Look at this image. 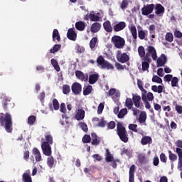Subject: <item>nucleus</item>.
I'll return each instance as SVG.
<instances>
[{
    "mask_svg": "<svg viewBox=\"0 0 182 182\" xmlns=\"http://www.w3.org/2000/svg\"><path fill=\"white\" fill-rule=\"evenodd\" d=\"M0 126L4 127L7 133H12L14 122L12 115L9 112H0Z\"/></svg>",
    "mask_w": 182,
    "mask_h": 182,
    "instance_id": "nucleus-1",
    "label": "nucleus"
},
{
    "mask_svg": "<svg viewBox=\"0 0 182 182\" xmlns=\"http://www.w3.org/2000/svg\"><path fill=\"white\" fill-rule=\"evenodd\" d=\"M117 134L119 136L120 140L124 143L129 141V134L126 130V127L123 126L122 122H118L117 124Z\"/></svg>",
    "mask_w": 182,
    "mask_h": 182,
    "instance_id": "nucleus-2",
    "label": "nucleus"
},
{
    "mask_svg": "<svg viewBox=\"0 0 182 182\" xmlns=\"http://www.w3.org/2000/svg\"><path fill=\"white\" fill-rule=\"evenodd\" d=\"M146 50L148 52L143 57V60L151 62V58H150V56H151L153 60H157V51L156 50V48L153 47V46H149Z\"/></svg>",
    "mask_w": 182,
    "mask_h": 182,
    "instance_id": "nucleus-3",
    "label": "nucleus"
},
{
    "mask_svg": "<svg viewBox=\"0 0 182 182\" xmlns=\"http://www.w3.org/2000/svg\"><path fill=\"white\" fill-rule=\"evenodd\" d=\"M97 66H101L102 69H107V70H113L114 69V66L107 60H105L103 56L100 55L97 58Z\"/></svg>",
    "mask_w": 182,
    "mask_h": 182,
    "instance_id": "nucleus-4",
    "label": "nucleus"
},
{
    "mask_svg": "<svg viewBox=\"0 0 182 182\" xmlns=\"http://www.w3.org/2000/svg\"><path fill=\"white\" fill-rule=\"evenodd\" d=\"M111 41L117 49H123L126 45V41H124V38H122L120 36H114Z\"/></svg>",
    "mask_w": 182,
    "mask_h": 182,
    "instance_id": "nucleus-5",
    "label": "nucleus"
},
{
    "mask_svg": "<svg viewBox=\"0 0 182 182\" xmlns=\"http://www.w3.org/2000/svg\"><path fill=\"white\" fill-rule=\"evenodd\" d=\"M0 99L2 100V107L5 112H6L9 107H14V104L11 102V97L6 96V94H1Z\"/></svg>",
    "mask_w": 182,
    "mask_h": 182,
    "instance_id": "nucleus-6",
    "label": "nucleus"
},
{
    "mask_svg": "<svg viewBox=\"0 0 182 182\" xmlns=\"http://www.w3.org/2000/svg\"><path fill=\"white\" fill-rule=\"evenodd\" d=\"M132 102L137 109H143V103H141V97L139 94L132 93Z\"/></svg>",
    "mask_w": 182,
    "mask_h": 182,
    "instance_id": "nucleus-7",
    "label": "nucleus"
},
{
    "mask_svg": "<svg viewBox=\"0 0 182 182\" xmlns=\"http://www.w3.org/2000/svg\"><path fill=\"white\" fill-rule=\"evenodd\" d=\"M116 58L118 62H120V63H126V62H129L130 59L127 53H122V51L120 50H118Z\"/></svg>",
    "mask_w": 182,
    "mask_h": 182,
    "instance_id": "nucleus-8",
    "label": "nucleus"
},
{
    "mask_svg": "<svg viewBox=\"0 0 182 182\" xmlns=\"http://www.w3.org/2000/svg\"><path fill=\"white\" fill-rule=\"evenodd\" d=\"M41 149L45 156H52V147L50 146V144H49L48 142H42Z\"/></svg>",
    "mask_w": 182,
    "mask_h": 182,
    "instance_id": "nucleus-9",
    "label": "nucleus"
},
{
    "mask_svg": "<svg viewBox=\"0 0 182 182\" xmlns=\"http://www.w3.org/2000/svg\"><path fill=\"white\" fill-rule=\"evenodd\" d=\"M153 11H154V4H146V6H144V7L141 9V14L147 16V15H150V14H152Z\"/></svg>",
    "mask_w": 182,
    "mask_h": 182,
    "instance_id": "nucleus-10",
    "label": "nucleus"
},
{
    "mask_svg": "<svg viewBox=\"0 0 182 182\" xmlns=\"http://www.w3.org/2000/svg\"><path fill=\"white\" fill-rule=\"evenodd\" d=\"M71 90L75 95H80L82 93V85L79 82L73 83Z\"/></svg>",
    "mask_w": 182,
    "mask_h": 182,
    "instance_id": "nucleus-11",
    "label": "nucleus"
},
{
    "mask_svg": "<svg viewBox=\"0 0 182 182\" xmlns=\"http://www.w3.org/2000/svg\"><path fill=\"white\" fill-rule=\"evenodd\" d=\"M166 63H167V57L166 55L161 54L156 60V66L157 68H161V66H164Z\"/></svg>",
    "mask_w": 182,
    "mask_h": 182,
    "instance_id": "nucleus-12",
    "label": "nucleus"
},
{
    "mask_svg": "<svg viewBox=\"0 0 182 182\" xmlns=\"http://www.w3.org/2000/svg\"><path fill=\"white\" fill-rule=\"evenodd\" d=\"M67 38L70 41H76V38H77V34L75 32V28H69L67 33Z\"/></svg>",
    "mask_w": 182,
    "mask_h": 182,
    "instance_id": "nucleus-13",
    "label": "nucleus"
},
{
    "mask_svg": "<svg viewBox=\"0 0 182 182\" xmlns=\"http://www.w3.org/2000/svg\"><path fill=\"white\" fill-rule=\"evenodd\" d=\"M102 28V24L99 22H95L92 24L90 27V31L92 33H97Z\"/></svg>",
    "mask_w": 182,
    "mask_h": 182,
    "instance_id": "nucleus-14",
    "label": "nucleus"
},
{
    "mask_svg": "<svg viewBox=\"0 0 182 182\" xmlns=\"http://www.w3.org/2000/svg\"><path fill=\"white\" fill-rule=\"evenodd\" d=\"M124 28H126V22L124 21H120L113 26L114 32H120V31H123Z\"/></svg>",
    "mask_w": 182,
    "mask_h": 182,
    "instance_id": "nucleus-15",
    "label": "nucleus"
},
{
    "mask_svg": "<svg viewBox=\"0 0 182 182\" xmlns=\"http://www.w3.org/2000/svg\"><path fill=\"white\" fill-rule=\"evenodd\" d=\"M23 182H32V177L31 176V171L27 170L22 175Z\"/></svg>",
    "mask_w": 182,
    "mask_h": 182,
    "instance_id": "nucleus-16",
    "label": "nucleus"
},
{
    "mask_svg": "<svg viewBox=\"0 0 182 182\" xmlns=\"http://www.w3.org/2000/svg\"><path fill=\"white\" fill-rule=\"evenodd\" d=\"M99 80V74L98 73H93L90 75L89 76V83L90 85H95V83H96V82H97Z\"/></svg>",
    "mask_w": 182,
    "mask_h": 182,
    "instance_id": "nucleus-17",
    "label": "nucleus"
},
{
    "mask_svg": "<svg viewBox=\"0 0 182 182\" xmlns=\"http://www.w3.org/2000/svg\"><path fill=\"white\" fill-rule=\"evenodd\" d=\"M176 153L178 154V168H182V149L176 148Z\"/></svg>",
    "mask_w": 182,
    "mask_h": 182,
    "instance_id": "nucleus-18",
    "label": "nucleus"
},
{
    "mask_svg": "<svg viewBox=\"0 0 182 182\" xmlns=\"http://www.w3.org/2000/svg\"><path fill=\"white\" fill-rule=\"evenodd\" d=\"M134 173H136V166L132 165L129 171V181H134Z\"/></svg>",
    "mask_w": 182,
    "mask_h": 182,
    "instance_id": "nucleus-19",
    "label": "nucleus"
},
{
    "mask_svg": "<svg viewBox=\"0 0 182 182\" xmlns=\"http://www.w3.org/2000/svg\"><path fill=\"white\" fill-rule=\"evenodd\" d=\"M91 137L92 139V141L91 142L92 146H99V144H100V137L97 136L96 133H92Z\"/></svg>",
    "mask_w": 182,
    "mask_h": 182,
    "instance_id": "nucleus-20",
    "label": "nucleus"
},
{
    "mask_svg": "<svg viewBox=\"0 0 182 182\" xmlns=\"http://www.w3.org/2000/svg\"><path fill=\"white\" fill-rule=\"evenodd\" d=\"M75 76L77 77V79H80V80H82V82H87L88 77L87 76H85L83 72L80 70L75 71Z\"/></svg>",
    "mask_w": 182,
    "mask_h": 182,
    "instance_id": "nucleus-21",
    "label": "nucleus"
},
{
    "mask_svg": "<svg viewBox=\"0 0 182 182\" xmlns=\"http://www.w3.org/2000/svg\"><path fill=\"white\" fill-rule=\"evenodd\" d=\"M149 35V31L147 30H140L138 31V36L141 41L145 40L147 41V36Z\"/></svg>",
    "mask_w": 182,
    "mask_h": 182,
    "instance_id": "nucleus-22",
    "label": "nucleus"
},
{
    "mask_svg": "<svg viewBox=\"0 0 182 182\" xmlns=\"http://www.w3.org/2000/svg\"><path fill=\"white\" fill-rule=\"evenodd\" d=\"M103 28L106 32L110 33L113 31V27L109 21H106L103 23Z\"/></svg>",
    "mask_w": 182,
    "mask_h": 182,
    "instance_id": "nucleus-23",
    "label": "nucleus"
},
{
    "mask_svg": "<svg viewBox=\"0 0 182 182\" xmlns=\"http://www.w3.org/2000/svg\"><path fill=\"white\" fill-rule=\"evenodd\" d=\"M155 14L156 15H160L161 14H164V6L160 4H156L155 6Z\"/></svg>",
    "mask_w": 182,
    "mask_h": 182,
    "instance_id": "nucleus-24",
    "label": "nucleus"
},
{
    "mask_svg": "<svg viewBox=\"0 0 182 182\" xmlns=\"http://www.w3.org/2000/svg\"><path fill=\"white\" fill-rule=\"evenodd\" d=\"M33 154L35 156V159L36 161H41L42 160V156L41 155V151L38 148H34L33 149Z\"/></svg>",
    "mask_w": 182,
    "mask_h": 182,
    "instance_id": "nucleus-25",
    "label": "nucleus"
},
{
    "mask_svg": "<svg viewBox=\"0 0 182 182\" xmlns=\"http://www.w3.org/2000/svg\"><path fill=\"white\" fill-rule=\"evenodd\" d=\"M76 120H83L85 119V110L82 109H78L77 112L75 114Z\"/></svg>",
    "mask_w": 182,
    "mask_h": 182,
    "instance_id": "nucleus-26",
    "label": "nucleus"
},
{
    "mask_svg": "<svg viewBox=\"0 0 182 182\" xmlns=\"http://www.w3.org/2000/svg\"><path fill=\"white\" fill-rule=\"evenodd\" d=\"M75 28L77 31H83L84 29H85L86 28V23H85V22L83 21H77L75 23Z\"/></svg>",
    "mask_w": 182,
    "mask_h": 182,
    "instance_id": "nucleus-27",
    "label": "nucleus"
},
{
    "mask_svg": "<svg viewBox=\"0 0 182 182\" xmlns=\"http://www.w3.org/2000/svg\"><path fill=\"white\" fill-rule=\"evenodd\" d=\"M89 18L91 22H99L100 21V17L95 14V11H91L89 14Z\"/></svg>",
    "mask_w": 182,
    "mask_h": 182,
    "instance_id": "nucleus-28",
    "label": "nucleus"
},
{
    "mask_svg": "<svg viewBox=\"0 0 182 182\" xmlns=\"http://www.w3.org/2000/svg\"><path fill=\"white\" fill-rule=\"evenodd\" d=\"M133 99L132 100V98H127L125 100V106L126 107H127V109L129 110H132V109H133Z\"/></svg>",
    "mask_w": 182,
    "mask_h": 182,
    "instance_id": "nucleus-29",
    "label": "nucleus"
},
{
    "mask_svg": "<svg viewBox=\"0 0 182 182\" xmlns=\"http://www.w3.org/2000/svg\"><path fill=\"white\" fill-rule=\"evenodd\" d=\"M153 140L150 136H144L141 140V143L143 146H146V144H150Z\"/></svg>",
    "mask_w": 182,
    "mask_h": 182,
    "instance_id": "nucleus-30",
    "label": "nucleus"
},
{
    "mask_svg": "<svg viewBox=\"0 0 182 182\" xmlns=\"http://www.w3.org/2000/svg\"><path fill=\"white\" fill-rule=\"evenodd\" d=\"M163 89H164V87H163V85H159L157 87V85H153L151 87V90H153V92H155L156 93H163Z\"/></svg>",
    "mask_w": 182,
    "mask_h": 182,
    "instance_id": "nucleus-31",
    "label": "nucleus"
},
{
    "mask_svg": "<svg viewBox=\"0 0 182 182\" xmlns=\"http://www.w3.org/2000/svg\"><path fill=\"white\" fill-rule=\"evenodd\" d=\"M129 31L134 38V40L136 41V39H137V28H136V26L132 25L131 28H129Z\"/></svg>",
    "mask_w": 182,
    "mask_h": 182,
    "instance_id": "nucleus-32",
    "label": "nucleus"
},
{
    "mask_svg": "<svg viewBox=\"0 0 182 182\" xmlns=\"http://www.w3.org/2000/svg\"><path fill=\"white\" fill-rule=\"evenodd\" d=\"M55 39L58 42H60V35L58 29H54L53 31V41H55Z\"/></svg>",
    "mask_w": 182,
    "mask_h": 182,
    "instance_id": "nucleus-33",
    "label": "nucleus"
},
{
    "mask_svg": "<svg viewBox=\"0 0 182 182\" xmlns=\"http://www.w3.org/2000/svg\"><path fill=\"white\" fill-rule=\"evenodd\" d=\"M147 119V114H146V112H141L139 114V122L140 123H144L146 122V120Z\"/></svg>",
    "mask_w": 182,
    "mask_h": 182,
    "instance_id": "nucleus-34",
    "label": "nucleus"
},
{
    "mask_svg": "<svg viewBox=\"0 0 182 182\" xmlns=\"http://www.w3.org/2000/svg\"><path fill=\"white\" fill-rule=\"evenodd\" d=\"M138 53L140 58H144L146 56V49L142 46H139L138 48Z\"/></svg>",
    "mask_w": 182,
    "mask_h": 182,
    "instance_id": "nucleus-35",
    "label": "nucleus"
},
{
    "mask_svg": "<svg viewBox=\"0 0 182 182\" xmlns=\"http://www.w3.org/2000/svg\"><path fill=\"white\" fill-rule=\"evenodd\" d=\"M62 48V45L55 44L53 46V48L50 50V53H56V52H59L60 49Z\"/></svg>",
    "mask_w": 182,
    "mask_h": 182,
    "instance_id": "nucleus-36",
    "label": "nucleus"
},
{
    "mask_svg": "<svg viewBox=\"0 0 182 182\" xmlns=\"http://www.w3.org/2000/svg\"><path fill=\"white\" fill-rule=\"evenodd\" d=\"M97 42H98L97 37L92 38L90 41V49H95V48H96V45L97 44Z\"/></svg>",
    "mask_w": 182,
    "mask_h": 182,
    "instance_id": "nucleus-37",
    "label": "nucleus"
},
{
    "mask_svg": "<svg viewBox=\"0 0 182 182\" xmlns=\"http://www.w3.org/2000/svg\"><path fill=\"white\" fill-rule=\"evenodd\" d=\"M50 62H51V65H53L54 69L56 70V72H60V66H59L58 61L53 58V59H51Z\"/></svg>",
    "mask_w": 182,
    "mask_h": 182,
    "instance_id": "nucleus-38",
    "label": "nucleus"
},
{
    "mask_svg": "<svg viewBox=\"0 0 182 182\" xmlns=\"http://www.w3.org/2000/svg\"><path fill=\"white\" fill-rule=\"evenodd\" d=\"M45 138H46V141H43V143H48L50 145L53 144V136H52V135L46 134L45 136Z\"/></svg>",
    "mask_w": 182,
    "mask_h": 182,
    "instance_id": "nucleus-39",
    "label": "nucleus"
},
{
    "mask_svg": "<svg viewBox=\"0 0 182 182\" xmlns=\"http://www.w3.org/2000/svg\"><path fill=\"white\" fill-rule=\"evenodd\" d=\"M128 112H127V108H124L122 109L118 113L117 117L119 119H123V117H124V116H126V114H127Z\"/></svg>",
    "mask_w": 182,
    "mask_h": 182,
    "instance_id": "nucleus-40",
    "label": "nucleus"
},
{
    "mask_svg": "<svg viewBox=\"0 0 182 182\" xmlns=\"http://www.w3.org/2000/svg\"><path fill=\"white\" fill-rule=\"evenodd\" d=\"M47 164L50 168H52L55 164V159H53V156H48L47 159Z\"/></svg>",
    "mask_w": 182,
    "mask_h": 182,
    "instance_id": "nucleus-41",
    "label": "nucleus"
},
{
    "mask_svg": "<svg viewBox=\"0 0 182 182\" xmlns=\"http://www.w3.org/2000/svg\"><path fill=\"white\" fill-rule=\"evenodd\" d=\"M178 77H173L172 80H171V85L172 87H178Z\"/></svg>",
    "mask_w": 182,
    "mask_h": 182,
    "instance_id": "nucleus-42",
    "label": "nucleus"
},
{
    "mask_svg": "<svg viewBox=\"0 0 182 182\" xmlns=\"http://www.w3.org/2000/svg\"><path fill=\"white\" fill-rule=\"evenodd\" d=\"M92 90H93V87H92V85L87 86L86 88L83 90L84 96L90 95V93H92Z\"/></svg>",
    "mask_w": 182,
    "mask_h": 182,
    "instance_id": "nucleus-43",
    "label": "nucleus"
},
{
    "mask_svg": "<svg viewBox=\"0 0 182 182\" xmlns=\"http://www.w3.org/2000/svg\"><path fill=\"white\" fill-rule=\"evenodd\" d=\"M168 159L171 161H176L177 160V154H173L171 151H168Z\"/></svg>",
    "mask_w": 182,
    "mask_h": 182,
    "instance_id": "nucleus-44",
    "label": "nucleus"
},
{
    "mask_svg": "<svg viewBox=\"0 0 182 182\" xmlns=\"http://www.w3.org/2000/svg\"><path fill=\"white\" fill-rule=\"evenodd\" d=\"M150 62L151 61L144 60V62H142V70L144 72H146V70H149V68H150Z\"/></svg>",
    "mask_w": 182,
    "mask_h": 182,
    "instance_id": "nucleus-45",
    "label": "nucleus"
},
{
    "mask_svg": "<svg viewBox=\"0 0 182 182\" xmlns=\"http://www.w3.org/2000/svg\"><path fill=\"white\" fill-rule=\"evenodd\" d=\"M63 95H69L70 93V86L69 85H63Z\"/></svg>",
    "mask_w": 182,
    "mask_h": 182,
    "instance_id": "nucleus-46",
    "label": "nucleus"
},
{
    "mask_svg": "<svg viewBox=\"0 0 182 182\" xmlns=\"http://www.w3.org/2000/svg\"><path fill=\"white\" fill-rule=\"evenodd\" d=\"M165 39L168 42H173V41H174V36H173V33H167L165 36Z\"/></svg>",
    "mask_w": 182,
    "mask_h": 182,
    "instance_id": "nucleus-47",
    "label": "nucleus"
},
{
    "mask_svg": "<svg viewBox=\"0 0 182 182\" xmlns=\"http://www.w3.org/2000/svg\"><path fill=\"white\" fill-rule=\"evenodd\" d=\"M36 122V117L34 115H31L28 117V124H30V126H32Z\"/></svg>",
    "mask_w": 182,
    "mask_h": 182,
    "instance_id": "nucleus-48",
    "label": "nucleus"
},
{
    "mask_svg": "<svg viewBox=\"0 0 182 182\" xmlns=\"http://www.w3.org/2000/svg\"><path fill=\"white\" fill-rule=\"evenodd\" d=\"M137 85L141 92H143L145 94L147 93V90H144V88L143 87V82L141 80H138Z\"/></svg>",
    "mask_w": 182,
    "mask_h": 182,
    "instance_id": "nucleus-49",
    "label": "nucleus"
},
{
    "mask_svg": "<svg viewBox=\"0 0 182 182\" xmlns=\"http://www.w3.org/2000/svg\"><path fill=\"white\" fill-rule=\"evenodd\" d=\"M152 82H154V83H163V79L157 75H154L152 77Z\"/></svg>",
    "mask_w": 182,
    "mask_h": 182,
    "instance_id": "nucleus-50",
    "label": "nucleus"
},
{
    "mask_svg": "<svg viewBox=\"0 0 182 182\" xmlns=\"http://www.w3.org/2000/svg\"><path fill=\"white\" fill-rule=\"evenodd\" d=\"M128 127L132 132H134L135 133L139 132V130H137V124H130Z\"/></svg>",
    "mask_w": 182,
    "mask_h": 182,
    "instance_id": "nucleus-51",
    "label": "nucleus"
},
{
    "mask_svg": "<svg viewBox=\"0 0 182 182\" xmlns=\"http://www.w3.org/2000/svg\"><path fill=\"white\" fill-rule=\"evenodd\" d=\"M45 97H46V94H45V91H43L41 92L38 95V99L41 103H43L45 102Z\"/></svg>",
    "mask_w": 182,
    "mask_h": 182,
    "instance_id": "nucleus-52",
    "label": "nucleus"
},
{
    "mask_svg": "<svg viewBox=\"0 0 182 182\" xmlns=\"http://www.w3.org/2000/svg\"><path fill=\"white\" fill-rule=\"evenodd\" d=\"M92 141V138L90 137V135L85 134L82 137V143H90Z\"/></svg>",
    "mask_w": 182,
    "mask_h": 182,
    "instance_id": "nucleus-53",
    "label": "nucleus"
},
{
    "mask_svg": "<svg viewBox=\"0 0 182 182\" xmlns=\"http://www.w3.org/2000/svg\"><path fill=\"white\" fill-rule=\"evenodd\" d=\"M172 79H173V75H171V74L166 75L164 77V82H167V83H170V82H171Z\"/></svg>",
    "mask_w": 182,
    "mask_h": 182,
    "instance_id": "nucleus-54",
    "label": "nucleus"
},
{
    "mask_svg": "<svg viewBox=\"0 0 182 182\" xmlns=\"http://www.w3.org/2000/svg\"><path fill=\"white\" fill-rule=\"evenodd\" d=\"M53 107L54 110H59V101L55 98L53 100Z\"/></svg>",
    "mask_w": 182,
    "mask_h": 182,
    "instance_id": "nucleus-55",
    "label": "nucleus"
},
{
    "mask_svg": "<svg viewBox=\"0 0 182 182\" xmlns=\"http://www.w3.org/2000/svg\"><path fill=\"white\" fill-rule=\"evenodd\" d=\"M127 6H129V2L127 1V0H123L121 4V9H122V11H124V9L127 8Z\"/></svg>",
    "mask_w": 182,
    "mask_h": 182,
    "instance_id": "nucleus-56",
    "label": "nucleus"
},
{
    "mask_svg": "<svg viewBox=\"0 0 182 182\" xmlns=\"http://www.w3.org/2000/svg\"><path fill=\"white\" fill-rule=\"evenodd\" d=\"M116 127V122L114 121H111L107 124V129L113 130Z\"/></svg>",
    "mask_w": 182,
    "mask_h": 182,
    "instance_id": "nucleus-57",
    "label": "nucleus"
},
{
    "mask_svg": "<svg viewBox=\"0 0 182 182\" xmlns=\"http://www.w3.org/2000/svg\"><path fill=\"white\" fill-rule=\"evenodd\" d=\"M160 160L162 163H167V156L164 153H161L159 156Z\"/></svg>",
    "mask_w": 182,
    "mask_h": 182,
    "instance_id": "nucleus-58",
    "label": "nucleus"
},
{
    "mask_svg": "<svg viewBox=\"0 0 182 182\" xmlns=\"http://www.w3.org/2000/svg\"><path fill=\"white\" fill-rule=\"evenodd\" d=\"M103 109H105V104L104 103H100L98 106V108H97L98 114H101V113H102Z\"/></svg>",
    "mask_w": 182,
    "mask_h": 182,
    "instance_id": "nucleus-59",
    "label": "nucleus"
},
{
    "mask_svg": "<svg viewBox=\"0 0 182 182\" xmlns=\"http://www.w3.org/2000/svg\"><path fill=\"white\" fill-rule=\"evenodd\" d=\"M139 162L141 163L142 164L147 163L146 156L144 155H139Z\"/></svg>",
    "mask_w": 182,
    "mask_h": 182,
    "instance_id": "nucleus-60",
    "label": "nucleus"
},
{
    "mask_svg": "<svg viewBox=\"0 0 182 182\" xmlns=\"http://www.w3.org/2000/svg\"><path fill=\"white\" fill-rule=\"evenodd\" d=\"M107 124V122L104 120L103 119H101L100 122H98V127H105Z\"/></svg>",
    "mask_w": 182,
    "mask_h": 182,
    "instance_id": "nucleus-61",
    "label": "nucleus"
},
{
    "mask_svg": "<svg viewBox=\"0 0 182 182\" xmlns=\"http://www.w3.org/2000/svg\"><path fill=\"white\" fill-rule=\"evenodd\" d=\"M23 159L26 160V161H28V159H29V151L25 150L23 151Z\"/></svg>",
    "mask_w": 182,
    "mask_h": 182,
    "instance_id": "nucleus-62",
    "label": "nucleus"
},
{
    "mask_svg": "<svg viewBox=\"0 0 182 182\" xmlns=\"http://www.w3.org/2000/svg\"><path fill=\"white\" fill-rule=\"evenodd\" d=\"M174 36H175V38H182V33H181V31H180L178 30L175 31H174Z\"/></svg>",
    "mask_w": 182,
    "mask_h": 182,
    "instance_id": "nucleus-63",
    "label": "nucleus"
},
{
    "mask_svg": "<svg viewBox=\"0 0 182 182\" xmlns=\"http://www.w3.org/2000/svg\"><path fill=\"white\" fill-rule=\"evenodd\" d=\"M175 109H176L177 113H178V114H181V113H182V106L181 105H176L175 107Z\"/></svg>",
    "mask_w": 182,
    "mask_h": 182,
    "instance_id": "nucleus-64",
    "label": "nucleus"
}]
</instances>
